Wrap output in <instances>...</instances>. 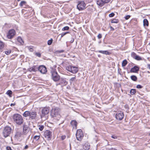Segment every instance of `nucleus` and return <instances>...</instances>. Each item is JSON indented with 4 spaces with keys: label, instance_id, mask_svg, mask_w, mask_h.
I'll list each match as a JSON object with an SVG mask.
<instances>
[{
    "label": "nucleus",
    "instance_id": "f257e3e1",
    "mask_svg": "<svg viewBox=\"0 0 150 150\" xmlns=\"http://www.w3.org/2000/svg\"><path fill=\"white\" fill-rule=\"evenodd\" d=\"M60 111V109L59 108H53L51 112L50 115L51 117L57 120H59L61 117Z\"/></svg>",
    "mask_w": 150,
    "mask_h": 150
},
{
    "label": "nucleus",
    "instance_id": "f03ea898",
    "mask_svg": "<svg viewBox=\"0 0 150 150\" xmlns=\"http://www.w3.org/2000/svg\"><path fill=\"white\" fill-rule=\"evenodd\" d=\"M14 122L18 125H21L23 122L22 117L19 114H15L13 116Z\"/></svg>",
    "mask_w": 150,
    "mask_h": 150
},
{
    "label": "nucleus",
    "instance_id": "7ed1b4c3",
    "mask_svg": "<svg viewBox=\"0 0 150 150\" xmlns=\"http://www.w3.org/2000/svg\"><path fill=\"white\" fill-rule=\"evenodd\" d=\"M37 112L35 111H26L23 113V116L26 117L29 116V119L33 120L36 118L37 116Z\"/></svg>",
    "mask_w": 150,
    "mask_h": 150
},
{
    "label": "nucleus",
    "instance_id": "20e7f679",
    "mask_svg": "<svg viewBox=\"0 0 150 150\" xmlns=\"http://www.w3.org/2000/svg\"><path fill=\"white\" fill-rule=\"evenodd\" d=\"M51 73L52 74V79L53 81L57 82L60 80V76L56 70H52L51 71Z\"/></svg>",
    "mask_w": 150,
    "mask_h": 150
},
{
    "label": "nucleus",
    "instance_id": "39448f33",
    "mask_svg": "<svg viewBox=\"0 0 150 150\" xmlns=\"http://www.w3.org/2000/svg\"><path fill=\"white\" fill-rule=\"evenodd\" d=\"M11 128L8 126L5 127L3 130V134L5 137H6L10 134L11 132Z\"/></svg>",
    "mask_w": 150,
    "mask_h": 150
},
{
    "label": "nucleus",
    "instance_id": "423d86ee",
    "mask_svg": "<svg viewBox=\"0 0 150 150\" xmlns=\"http://www.w3.org/2000/svg\"><path fill=\"white\" fill-rule=\"evenodd\" d=\"M77 8L79 11H82L86 8V4L83 1H79L77 6Z\"/></svg>",
    "mask_w": 150,
    "mask_h": 150
},
{
    "label": "nucleus",
    "instance_id": "0eeeda50",
    "mask_svg": "<svg viewBox=\"0 0 150 150\" xmlns=\"http://www.w3.org/2000/svg\"><path fill=\"white\" fill-rule=\"evenodd\" d=\"M50 107H45L43 108L42 110V114L40 115L41 118H42L47 115L49 112Z\"/></svg>",
    "mask_w": 150,
    "mask_h": 150
},
{
    "label": "nucleus",
    "instance_id": "6e6552de",
    "mask_svg": "<svg viewBox=\"0 0 150 150\" xmlns=\"http://www.w3.org/2000/svg\"><path fill=\"white\" fill-rule=\"evenodd\" d=\"M76 136V138L78 140H81L84 137V134L82 130L81 129L77 130Z\"/></svg>",
    "mask_w": 150,
    "mask_h": 150
},
{
    "label": "nucleus",
    "instance_id": "1a4fd4ad",
    "mask_svg": "<svg viewBox=\"0 0 150 150\" xmlns=\"http://www.w3.org/2000/svg\"><path fill=\"white\" fill-rule=\"evenodd\" d=\"M124 117V114L122 111H119L116 115V118L119 120H122Z\"/></svg>",
    "mask_w": 150,
    "mask_h": 150
},
{
    "label": "nucleus",
    "instance_id": "9d476101",
    "mask_svg": "<svg viewBox=\"0 0 150 150\" xmlns=\"http://www.w3.org/2000/svg\"><path fill=\"white\" fill-rule=\"evenodd\" d=\"M45 137L48 140H50L52 138V132L49 130H46L44 133Z\"/></svg>",
    "mask_w": 150,
    "mask_h": 150
},
{
    "label": "nucleus",
    "instance_id": "9b49d317",
    "mask_svg": "<svg viewBox=\"0 0 150 150\" xmlns=\"http://www.w3.org/2000/svg\"><path fill=\"white\" fill-rule=\"evenodd\" d=\"M110 1V0H98L97 1V4L98 5L102 6L105 4L108 3Z\"/></svg>",
    "mask_w": 150,
    "mask_h": 150
},
{
    "label": "nucleus",
    "instance_id": "f8f14e48",
    "mask_svg": "<svg viewBox=\"0 0 150 150\" xmlns=\"http://www.w3.org/2000/svg\"><path fill=\"white\" fill-rule=\"evenodd\" d=\"M38 70L42 74H45L47 71L46 68L43 65L40 66L38 68Z\"/></svg>",
    "mask_w": 150,
    "mask_h": 150
},
{
    "label": "nucleus",
    "instance_id": "ddd939ff",
    "mask_svg": "<svg viewBox=\"0 0 150 150\" xmlns=\"http://www.w3.org/2000/svg\"><path fill=\"white\" fill-rule=\"evenodd\" d=\"M15 34V31L13 30H10L7 35V37L8 38L11 39L13 38Z\"/></svg>",
    "mask_w": 150,
    "mask_h": 150
},
{
    "label": "nucleus",
    "instance_id": "4468645a",
    "mask_svg": "<svg viewBox=\"0 0 150 150\" xmlns=\"http://www.w3.org/2000/svg\"><path fill=\"white\" fill-rule=\"evenodd\" d=\"M68 83V82L66 81V79L64 78H61L60 81L59 83H57L56 86H58V85H62V86H65Z\"/></svg>",
    "mask_w": 150,
    "mask_h": 150
},
{
    "label": "nucleus",
    "instance_id": "2eb2a0df",
    "mask_svg": "<svg viewBox=\"0 0 150 150\" xmlns=\"http://www.w3.org/2000/svg\"><path fill=\"white\" fill-rule=\"evenodd\" d=\"M139 67L135 66L131 69L130 71L131 72L136 73L139 71Z\"/></svg>",
    "mask_w": 150,
    "mask_h": 150
},
{
    "label": "nucleus",
    "instance_id": "dca6fc26",
    "mask_svg": "<svg viewBox=\"0 0 150 150\" xmlns=\"http://www.w3.org/2000/svg\"><path fill=\"white\" fill-rule=\"evenodd\" d=\"M83 148L86 150H89L90 147V145L88 142L86 143L83 145Z\"/></svg>",
    "mask_w": 150,
    "mask_h": 150
},
{
    "label": "nucleus",
    "instance_id": "f3484780",
    "mask_svg": "<svg viewBox=\"0 0 150 150\" xmlns=\"http://www.w3.org/2000/svg\"><path fill=\"white\" fill-rule=\"evenodd\" d=\"M71 124L73 127V128L76 129L77 126V122L75 120H72L71 122Z\"/></svg>",
    "mask_w": 150,
    "mask_h": 150
},
{
    "label": "nucleus",
    "instance_id": "a211bd4d",
    "mask_svg": "<svg viewBox=\"0 0 150 150\" xmlns=\"http://www.w3.org/2000/svg\"><path fill=\"white\" fill-rule=\"evenodd\" d=\"M71 73L74 74L76 73L78 71V68L76 67L72 66Z\"/></svg>",
    "mask_w": 150,
    "mask_h": 150
},
{
    "label": "nucleus",
    "instance_id": "6ab92c4d",
    "mask_svg": "<svg viewBox=\"0 0 150 150\" xmlns=\"http://www.w3.org/2000/svg\"><path fill=\"white\" fill-rule=\"evenodd\" d=\"M38 70V68L36 66H33V67L30 68L29 69V71H36Z\"/></svg>",
    "mask_w": 150,
    "mask_h": 150
},
{
    "label": "nucleus",
    "instance_id": "aec40b11",
    "mask_svg": "<svg viewBox=\"0 0 150 150\" xmlns=\"http://www.w3.org/2000/svg\"><path fill=\"white\" fill-rule=\"evenodd\" d=\"M22 132H16L15 134V137L17 138H19L22 137Z\"/></svg>",
    "mask_w": 150,
    "mask_h": 150
},
{
    "label": "nucleus",
    "instance_id": "412c9836",
    "mask_svg": "<svg viewBox=\"0 0 150 150\" xmlns=\"http://www.w3.org/2000/svg\"><path fill=\"white\" fill-rule=\"evenodd\" d=\"M98 52L99 53H100L103 54H105L106 55H109L110 54V53L107 50H99L98 51Z\"/></svg>",
    "mask_w": 150,
    "mask_h": 150
},
{
    "label": "nucleus",
    "instance_id": "4be33fe9",
    "mask_svg": "<svg viewBox=\"0 0 150 150\" xmlns=\"http://www.w3.org/2000/svg\"><path fill=\"white\" fill-rule=\"evenodd\" d=\"M76 78L75 76L74 77H73L71 78L69 80L71 84L74 82L75 81H76Z\"/></svg>",
    "mask_w": 150,
    "mask_h": 150
},
{
    "label": "nucleus",
    "instance_id": "5701e85b",
    "mask_svg": "<svg viewBox=\"0 0 150 150\" xmlns=\"http://www.w3.org/2000/svg\"><path fill=\"white\" fill-rule=\"evenodd\" d=\"M17 40L18 42H20L21 44H23L24 43L23 40L21 37H19L18 38Z\"/></svg>",
    "mask_w": 150,
    "mask_h": 150
},
{
    "label": "nucleus",
    "instance_id": "b1692460",
    "mask_svg": "<svg viewBox=\"0 0 150 150\" xmlns=\"http://www.w3.org/2000/svg\"><path fill=\"white\" fill-rule=\"evenodd\" d=\"M143 24L144 26H148L149 25V23L148 20L146 19H144L143 20Z\"/></svg>",
    "mask_w": 150,
    "mask_h": 150
},
{
    "label": "nucleus",
    "instance_id": "393cba45",
    "mask_svg": "<svg viewBox=\"0 0 150 150\" xmlns=\"http://www.w3.org/2000/svg\"><path fill=\"white\" fill-rule=\"evenodd\" d=\"M40 134H39L38 135H35L33 137V139L35 141H37L40 138Z\"/></svg>",
    "mask_w": 150,
    "mask_h": 150
},
{
    "label": "nucleus",
    "instance_id": "a878e982",
    "mask_svg": "<svg viewBox=\"0 0 150 150\" xmlns=\"http://www.w3.org/2000/svg\"><path fill=\"white\" fill-rule=\"evenodd\" d=\"M66 69L68 71L71 72L72 66H68L66 67Z\"/></svg>",
    "mask_w": 150,
    "mask_h": 150
},
{
    "label": "nucleus",
    "instance_id": "bb28decb",
    "mask_svg": "<svg viewBox=\"0 0 150 150\" xmlns=\"http://www.w3.org/2000/svg\"><path fill=\"white\" fill-rule=\"evenodd\" d=\"M127 64V61L126 60H124L122 62V67H125Z\"/></svg>",
    "mask_w": 150,
    "mask_h": 150
},
{
    "label": "nucleus",
    "instance_id": "cd10ccee",
    "mask_svg": "<svg viewBox=\"0 0 150 150\" xmlns=\"http://www.w3.org/2000/svg\"><path fill=\"white\" fill-rule=\"evenodd\" d=\"M136 92V89H131L130 91V93L132 95H133Z\"/></svg>",
    "mask_w": 150,
    "mask_h": 150
},
{
    "label": "nucleus",
    "instance_id": "c85d7f7f",
    "mask_svg": "<svg viewBox=\"0 0 150 150\" xmlns=\"http://www.w3.org/2000/svg\"><path fill=\"white\" fill-rule=\"evenodd\" d=\"M4 47V44L3 42L0 40V50L2 49Z\"/></svg>",
    "mask_w": 150,
    "mask_h": 150
},
{
    "label": "nucleus",
    "instance_id": "c756f323",
    "mask_svg": "<svg viewBox=\"0 0 150 150\" xmlns=\"http://www.w3.org/2000/svg\"><path fill=\"white\" fill-rule=\"evenodd\" d=\"M131 78L132 80L134 81H136L137 79V77L134 75H132L131 76Z\"/></svg>",
    "mask_w": 150,
    "mask_h": 150
},
{
    "label": "nucleus",
    "instance_id": "7c9ffc66",
    "mask_svg": "<svg viewBox=\"0 0 150 150\" xmlns=\"http://www.w3.org/2000/svg\"><path fill=\"white\" fill-rule=\"evenodd\" d=\"M27 127L25 125H24L23 126V132L24 133H25L26 132L27 130Z\"/></svg>",
    "mask_w": 150,
    "mask_h": 150
},
{
    "label": "nucleus",
    "instance_id": "2f4dec72",
    "mask_svg": "<svg viewBox=\"0 0 150 150\" xmlns=\"http://www.w3.org/2000/svg\"><path fill=\"white\" fill-rule=\"evenodd\" d=\"M119 22V20L117 19H114L112 20L111 21L112 23H117Z\"/></svg>",
    "mask_w": 150,
    "mask_h": 150
},
{
    "label": "nucleus",
    "instance_id": "473e14b6",
    "mask_svg": "<svg viewBox=\"0 0 150 150\" xmlns=\"http://www.w3.org/2000/svg\"><path fill=\"white\" fill-rule=\"evenodd\" d=\"M6 94L9 95L11 97V96L12 94V92L11 90H8L6 92Z\"/></svg>",
    "mask_w": 150,
    "mask_h": 150
},
{
    "label": "nucleus",
    "instance_id": "72a5a7b5",
    "mask_svg": "<svg viewBox=\"0 0 150 150\" xmlns=\"http://www.w3.org/2000/svg\"><path fill=\"white\" fill-rule=\"evenodd\" d=\"M11 51L10 50H7L5 51V53L7 55H8L11 53Z\"/></svg>",
    "mask_w": 150,
    "mask_h": 150
},
{
    "label": "nucleus",
    "instance_id": "f704fd0d",
    "mask_svg": "<svg viewBox=\"0 0 150 150\" xmlns=\"http://www.w3.org/2000/svg\"><path fill=\"white\" fill-rule=\"evenodd\" d=\"M69 27L68 26H65V27H64V28H62V30L63 31L67 30H69Z\"/></svg>",
    "mask_w": 150,
    "mask_h": 150
},
{
    "label": "nucleus",
    "instance_id": "c9c22d12",
    "mask_svg": "<svg viewBox=\"0 0 150 150\" xmlns=\"http://www.w3.org/2000/svg\"><path fill=\"white\" fill-rule=\"evenodd\" d=\"M52 39H51L50 40H48L47 42V44L48 45H51L52 42Z\"/></svg>",
    "mask_w": 150,
    "mask_h": 150
},
{
    "label": "nucleus",
    "instance_id": "e433bc0d",
    "mask_svg": "<svg viewBox=\"0 0 150 150\" xmlns=\"http://www.w3.org/2000/svg\"><path fill=\"white\" fill-rule=\"evenodd\" d=\"M135 59H137V60H141L142 59V58L140 56L137 55L135 57Z\"/></svg>",
    "mask_w": 150,
    "mask_h": 150
},
{
    "label": "nucleus",
    "instance_id": "4c0bfd02",
    "mask_svg": "<svg viewBox=\"0 0 150 150\" xmlns=\"http://www.w3.org/2000/svg\"><path fill=\"white\" fill-rule=\"evenodd\" d=\"M26 2L24 1H22L21 2L20 5L21 6H23L24 4H26Z\"/></svg>",
    "mask_w": 150,
    "mask_h": 150
},
{
    "label": "nucleus",
    "instance_id": "58836bf2",
    "mask_svg": "<svg viewBox=\"0 0 150 150\" xmlns=\"http://www.w3.org/2000/svg\"><path fill=\"white\" fill-rule=\"evenodd\" d=\"M44 128V126L43 125H41L40 126H39V129L41 131H42L43 130Z\"/></svg>",
    "mask_w": 150,
    "mask_h": 150
},
{
    "label": "nucleus",
    "instance_id": "ea45409f",
    "mask_svg": "<svg viewBox=\"0 0 150 150\" xmlns=\"http://www.w3.org/2000/svg\"><path fill=\"white\" fill-rule=\"evenodd\" d=\"M132 56L134 57V58H135L136 56L137 55L134 52H132L131 54Z\"/></svg>",
    "mask_w": 150,
    "mask_h": 150
},
{
    "label": "nucleus",
    "instance_id": "a19ab883",
    "mask_svg": "<svg viewBox=\"0 0 150 150\" xmlns=\"http://www.w3.org/2000/svg\"><path fill=\"white\" fill-rule=\"evenodd\" d=\"M137 88L139 89L142 88H143V86L140 85H137L136 87Z\"/></svg>",
    "mask_w": 150,
    "mask_h": 150
},
{
    "label": "nucleus",
    "instance_id": "79ce46f5",
    "mask_svg": "<svg viewBox=\"0 0 150 150\" xmlns=\"http://www.w3.org/2000/svg\"><path fill=\"white\" fill-rule=\"evenodd\" d=\"M35 55L38 57H40L41 56V54L39 52H36L35 53Z\"/></svg>",
    "mask_w": 150,
    "mask_h": 150
},
{
    "label": "nucleus",
    "instance_id": "37998d69",
    "mask_svg": "<svg viewBox=\"0 0 150 150\" xmlns=\"http://www.w3.org/2000/svg\"><path fill=\"white\" fill-rule=\"evenodd\" d=\"M115 14L114 13H112L109 14V16L110 17H112L114 16Z\"/></svg>",
    "mask_w": 150,
    "mask_h": 150
},
{
    "label": "nucleus",
    "instance_id": "c03bdc74",
    "mask_svg": "<svg viewBox=\"0 0 150 150\" xmlns=\"http://www.w3.org/2000/svg\"><path fill=\"white\" fill-rule=\"evenodd\" d=\"M130 17V16L129 15H128L126 16L125 17V18L126 20H128L129 19Z\"/></svg>",
    "mask_w": 150,
    "mask_h": 150
},
{
    "label": "nucleus",
    "instance_id": "a18cd8bd",
    "mask_svg": "<svg viewBox=\"0 0 150 150\" xmlns=\"http://www.w3.org/2000/svg\"><path fill=\"white\" fill-rule=\"evenodd\" d=\"M98 38V39H100L102 38V35L100 34H99L97 36Z\"/></svg>",
    "mask_w": 150,
    "mask_h": 150
},
{
    "label": "nucleus",
    "instance_id": "49530a36",
    "mask_svg": "<svg viewBox=\"0 0 150 150\" xmlns=\"http://www.w3.org/2000/svg\"><path fill=\"white\" fill-rule=\"evenodd\" d=\"M6 150H12L11 147L9 146H7L6 148Z\"/></svg>",
    "mask_w": 150,
    "mask_h": 150
},
{
    "label": "nucleus",
    "instance_id": "de8ad7c7",
    "mask_svg": "<svg viewBox=\"0 0 150 150\" xmlns=\"http://www.w3.org/2000/svg\"><path fill=\"white\" fill-rule=\"evenodd\" d=\"M66 138L65 136H62L61 137V139L63 140H64Z\"/></svg>",
    "mask_w": 150,
    "mask_h": 150
},
{
    "label": "nucleus",
    "instance_id": "09e8293b",
    "mask_svg": "<svg viewBox=\"0 0 150 150\" xmlns=\"http://www.w3.org/2000/svg\"><path fill=\"white\" fill-rule=\"evenodd\" d=\"M60 35H61V38L63 36L65 35L64 33H63L60 34Z\"/></svg>",
    "mask_w": 150,
    "mask_h": 150
},
{
    "label": "nucleus",
    "instance_id": "8fccbe9b",
    "mask_svg": "<svg viewBox=\"0 0 150 150\" xmlns=\"http://www.w3.org/2000/svg\"><path fill=\"white\" fill-rule=\"evenodd\" d=\"M112 138L114 139H116L117 138V137L115 135H112L111 136Z\"/></svg>",
    "mask_w": 150,
    "mask_h": 150
},
{
    "label": "nucleus",
    "instance_id": "3c124183",
    "mask_svg": "<svg viewBox=\"0 0 150 150\" xmlns=\"http://www.w3.org/2000/svg\"><path fill=\"white\" fill-rule=\"evenodd\" d=\"M108 150H117L116 149L114 148H111L108 149Z\"/></svg>",
    "mask_w": 150,
    "mask_h": 150
},
{
    "label": "nucleus",
    "instance_id": "603ef678",
    "mask_svg": "<svg viewBox=\"0 0 150 150\" xmlns=\"http://www.w3.org/2000/svg\"><path fill=\"white\" fill-rule=\"evenodd\" d=\"M28 146L27 145H26L25 146L24 149H26L28 148Z\"/></svg>",
    "mask_w": 150,
    "mask_h": 150
},
{
    "label": "nucleus",
    "instance_id": "864d4df0",
    "mask_svg": "<svg viewBox=\"0 0 150 150\" xmlns=\"http://www.w3.org/2000/svg\"><path fill=\"white\" fill-rule=\"evenodd\" d=\"M64 52V50H59V53L63 52Z\"/></svg>",
    "mask_w": 150,
    "mask_h": 150
},
{
    "label": "nucleus",
    "instance_id": "5fc2aeb1",
    "mask_svg": "<svg viewBox=\"0 0 150 150\" xmlns=\"http://www.w3.org/2000/svg\"><path fill=\"white\" fill-rule=\"evenodd\" d=\"M147 67L149 69H150V64H147Z\"/></svg>",
    "mask_w": 150,
    "mask_h": 150
},
{
    "label": "nucleus",
    "instance_id": "6e6d98bb",
    "mask_svg": "<svg viewBox=\"0 0 150 150\" xmlns=\"http://www.w3.org/2000/svg\"><path fill=\"white\" fill-rule=\"evenodd\" d=\"M110 28L111 30H114V28L112 26H110Z\"/></svg>",
    "mask_w": 150,
    "mask_h": 150
},
{
    "label": "nucleus",
    "instance_id": "4d7b16f0",
    "mask_svg": "<svg viewBox=\"0 0 150 150\" xmlns=\"http://www.w3.org/2000/svg\"><path fill=\"white\" fill-rule=\"evenodd\" d=\"M69 33V32H67L64 33H65V35L66 34H67Z\"/></svg>",
    "mask_w": 150,
    "mask_h": 150
},
{
    "label": "nucleus",
    "instance_id": "13d9d810",
    "mask_svg": "<svg viewBox=\"0 0 150 150\" xmlns=\"http://www.w3.org/2000/svg\"><path fill=\"white\" fill-rule=\"evenodd\" d=\"M12 105H14V104H13V103H11V106H12Z\"/></svg>",
    "mask_w": 150,
    "mask_h": 150
},
{
    "label": "nucleus",
    "instance_id": "bf43d9fd",
    "mask_svg": "<svg viewBox=\"0 0 150 150\" xmlns=\"http://www.w3.org/2000/svg\"><path fill=\"white\" fill-rule=\"evenodd\" d=\"M147 73H148L150 74V72L149 71H147Z\"/></svg>",
    "mask_w": 150,
    "mask_h": 150
},
{
    "label": "nucleus",
    "instance_id": "052dcab7",
    "mask_svg": "<svg viewBox=\"0 0 150 150\" xmlns=\"http://www.w3.org/2000/svg\"><path fill=\"white\" fill-rule=\"evenodd\" d=\"M21 0H17L18 1H20Z\"/></svg>",
    "mask_w": 150,
    "mask_h": 150
},
{
    "label": "nucleus",
    "instance_id": "680f3d73",
    "mask_svg": "<svg viewBox=\"0 0 150 150\" xmlns=\"http://www.w3.org/2000/svg\"><path fill=\"white\" fill-rule=\"evenodd\" d=\"M149 135L150 136V133L149 134Z\"/></svg>",
    "mask_w": 150,
    "mask_h": 150
},
{
    "label": "nucleus",
    "instance_id": "e2e57ef3",
    "mask_svg": "<svg viewBox=\"0 0 150 150\" xmlns=\"http://www.w3.org/2000/svg\"><path fill=\"white\" fill-rule=\"evenodd\" d=\"M149 45H150V43H149Z\"/></svg>",
    "mask_w": 150,
    "mask_h": 150
}]
</instances>
